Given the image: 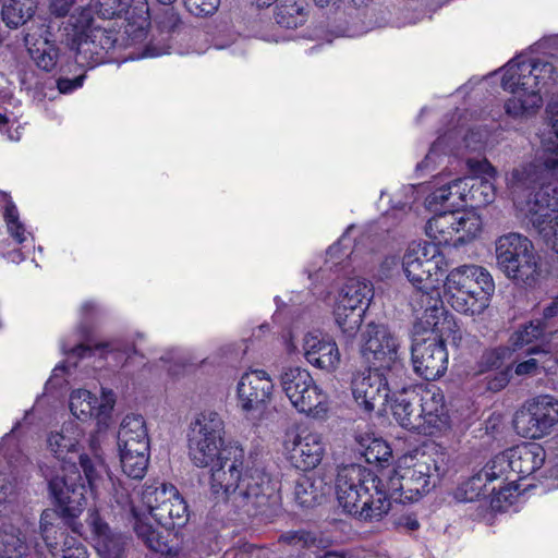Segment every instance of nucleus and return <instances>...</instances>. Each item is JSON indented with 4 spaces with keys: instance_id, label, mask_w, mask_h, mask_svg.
Wrapping results in <instances>:
<instances>
[{
    "instance_id": "864d4df0",
    "label": "nucleus",
    "mask_w": 558,
    "mask_h": 558,
    "mask_svg": "<svg viewBox=\"0 0 558 558\" xmlns=\"http://www.w3.org/2000/svg\"><path fill=\"white\" fill-rule=\"evenodd\" d=\"M487 388L492 391H499L504 389L510 380V369L506 367L497 373L486 377Z\"/></svg>"
},
{
    "instance_id": "ddd939ff",
    "label": "nucleus",
    "mask_w": 558,
    "mask_h": 558,
    "mask_svg": "<svg viewBox=\"0 0 558 558\" xmlns=\"http://www.w3.org/2000/svg\"><path fill=\"white\" fill-rule=\"evenodd\" d=\"M16 478L0 472V558H26L33 524L14 504Z\"/></svg>"
},
{
    "instance_id": "e433bc0d",
    "label": "nucleus",
    "mask_w": 558,
    "mask_h": 558,
    "mask_svg": "<svg viewBox=\"0 0 558 558\" xmlns=\"http://www.w3.org/2000/svg\"><path fill=\"white\" fill-rule=\"evenodd\" d=\"M526 352L535 356L515 365L514 373L518 376L536 375L541 373V371L549 373L556 368L558 357H554L551 352L542 345H532Z\"/></svg>"
},
{
    "instance_id": "680f3d73",
    "label": "nucleus",
    "mask_w": 558,
    "mask_h": 558,
    "mask_svg": "<svg viewBox=\"0 0 558 558\" xmlns=\"http://www.w3.org/2000/svg\"><path fill=\"white\" fill-rule=\"evenodd\" d=\"M558 316V295L543 310V322Z\"/></svg>"
},
{
    "instance_id": "3c124183",
    "label": "nucleus",
    "mask_w": 558,
    "mask_h": 558,
    "mask_svg": "<svg viewBox=\"0 0 558 558\" xmlns=\"http://www.w3.org/2000/svg\"><path fill=\"white\" fill-rule=\"evenodd\" d=\"M186 10L195 16H209L216 13L220 0H184Z\"/></svg>"
},
{
    "instance_id": "774afa93",
    "label": "nucleus",
    "mask_w": 558,
    "mask_h": 558,
    "mask_svg": "<svg viewBox=\"0 0 558 558\" xmlns=\"http://www.w3.org/2000/svg\"><path fill=\"white\" fill-rule=\"evenodd\" d=\"M10 262L19 264L24 259V254L20 250H14L12 252H8L5 255Z\"/></svg>"
},
{
    "instance_id": "c03bdc74",
    "label": "nucleus",
    "mask_w": 558,
    "mask_h": 558,
    "mask_svg": "<svg viewBox=\"0 0 558 558\" xmlns=\"http://www.w3.org/2000/svg\"><path fill=\"white\" fill-rule=\"evenodd\" d=\"M120 463L123 473L134 480L145 476L149 462V448L144 450L122 449L119 450Z\"/></svg>"
},
{
    "instance_id": "0e129e2a",
    "label": "nucleus",
    "mask_w": 558,
    "mask_h": 558,
    "mask_svg": "<svg viewBox=\"0 0 558 558\" xmlns=\"http://www.w3.org/2000/svg\"><path fill=\"white\" fill-rule=\"evenodd\" d=\"M399 265V260L396 256H389L387 257L383 264L381 267L384 269V275L389 276L390 271L396 269Z\"/></svg>"
},
{
    "instance_id": "a19ab883",
    "label": "nucleus",
    "mask_w": 558,
    "mask_h": 558,
    "mask_svg": "<svg viewBox=\"0 0 558 558\" xmlns=\"http://www.w3.org/2000/svg\"><path fill=\"white\" fill-rule=\"evenodd\" d=\"M517 480H509L492 485L486 506L493 511H507L521 493Z\"/></svg>"
},
{
    "instance_id": "49530a36",
    "label": "nucleus",
    "mask_w": 558,
    "mask_h": 558,
    "mask_svg": "<svg viewBox=\"0 0 558 558\" xmlns=\"http://www.w3.org/2000/svg\"><path fill=\"white\" fill-rule=\"evenodd\" d=\"M545 327V322L542 319L530 320L521 325L509 339L512 352L541 340L544 337Z\"/></svg>"
},
{
    "instance_id": "393cba45",
    "label": "nucleus",
    "mask_w": 558,
    "mask_h": 558,
    "mask_svg": "<svg viewBox=\"0 0 558 558\" xmlns=\"http://www.w3.org/2000/svg\"><path fill=\"white\" fill-rule=\"evenodd\" d=\"M116 393L108 388H101L100 398L87 389H73L69 396L71 414L81 422L94 418L98 432L107 429L112 423L116 405Z\"/></svg>"
},
{
    "instance_id": "c756f323",
    "label": "nucleus",
    "mask_w": 558,
    "mask_h": 558,
    "mask_svg": "<svg viewBox=\"0 0 558 558\" xmlns=\"http://www.w3.org/2000/svg\"><path fill=\"white\" fill-rule=\"evenodd\" d=\"M57 520V512L51 509L44 510L40 515V533L50 554L54 558H88L86 547L74 537H66L62 547L58 548L54 542L58 533Z\"/></svg>"
},
{
    "instance_id": "f03ea898",
    "label": "nucleus",
    "mask_w": 558,
    "mask_h": 558,
    "mask_svg": "<svg viewBox=\"0 0 558 558\" xmlns=\"http://www.w3.org/2000/svg\"><path fill=\"white\" fill-rule=\"evenodd\" d=\"M149 25L147 0H90L63 24L62 40L80 64L100 62L102 53L116 46L137 48L138 52L129 57L132 60L169 53L167 45L146 44Z\"/></svg>"
},
{
    "instance_id": "0eeeda50",
    "label": "nucleus",
    "mask_w": 558,
    "mask_h": 558,
    "mask_svg": "<svg viewBox=\"0 0 558 558\" xmlns=\"http://www.w3.org/2000/svg\"><path fill=\"white\" fill-rule=\"evenodd\" d=\"M543 157L544 148L541 143L538 158L534 162L514 169L508 179V185L520 216L527 219L558 253V190L545 186L554 181H543L533 173L530 179H526L525 173L515 177V173L523 172L530 167H537L539 172L543 168L541 166Z\"/></svg>"
},
{
    "instance_id": "473e14b6",
    "label": "nucleus",
    "mask_w": 558,
    "mask_h": 558,
    "mask_svg": "<svg viewBox=\"0 0 558 558\" xmlns=\"http://www.w3.org/2000/svg\"><path fill=\"white\" fill-rule=\"evenodd\" d=\"M417 402V393L412 388L403 387L401 390H392L389 393L388 403L390 411L404 429L416 432V413L418 409L415 407Z\"/></svg>"
},
{
    "instance_id": "20e7f679",
    "label": "nucleus",
    "mask_w": 558,
    "mask_h": 558,
    "mask_svg": "<svg viewBox=\"0 0 558 558\" xmlns=\"http://www.w3.org/2000/svg\"><path fill=\"white\" fill-rule=\"evenodd\" d=\"M421 301H427L428 307L416 313L414 337L411 347V362L415 374L426 380L441 377L448 368L447 339L461 338L454 317L444 307L439 298L418 294Z\"/></svg>"
},
{
    "instance_id": "4468645a",
    "label": "nucleus",
    "mask_w": 558,
    "mask_h": 558,
    "mask_svg": "<svg viewBox=\"0 0 558 558\" xmlns=\"http://www.w3.org/2000/svg\"><path fill=\"white\" fill-rule=\"evenodd\" d=\"M279 383L298 413L315 420L327 418L331 409L330 396L316 383L310 371L300 366L283 368Z\"/></svg>"
},
{
    "instance_id": "a211bd4d",
    "label": "nucleus",
    "mask_w": 558,
    "mask_h": 558,
    "mask_svg": "<svg viewBox=\"0 0 558 558\" xmlns=\"http://www.w3.org/2000/svg\"><path fill=\"white\" fill-rule=\"evenodd\" d=\"M510 471L517 481L534 475L544 466L541 477L553 481L558 489V435L547 442V449L537 442H523L507 449Z\"/></svg>"
},
{
    "instance_id": "7c9ffc66",
    "label": "nucleus",
    "mask_w": 558,
    "mask_h": 558,
    "mask_svg": "<svg viewBox=\"0 0 558 558\" xmlns=\"http://www.w3.org/2000/svg\"><path fill=\"white\" fill-rule=\"evenodd\" d=\"M25 44L31 58L39 69L50 72L57 68L60 62V52L51 40V34L47 27H41L38 34L28 33L25 36Z\"/></svg>"
},
{
    "instance_id": "aec40b11",
    "label": "nucleus",
    "mask_w": 558,
    "mask_h": 558,
    "mask_svg": "<svg viewBox=\"0 0 558 558\" xmlns=\"http://www.w3.org/2000/svg\"><path fill=\"white\" fill-rule=\"evenodd\" d=\"M557 425L558 399L547 393L525 400L513 416V427L524 438H544Z\"/></svg>"
},
{
    "instance_id": "423d86ee",
    "label": "nucleus",
    "mask_w": 558,
    "mask_h": 558,
    "mask_svg": "<svg viewBox=\"0 0 558 558\" xmlns=\"http://www.w3.org/2000/svg\"><path fill=\"white\" fill-rule=\"evenodd\" d=\"M501 72V87L512 94L504 108L512 119L533 117L543 106V92L558 80V72L550 61L529 53L512 58Z\"/></svg>"
},
{
    "instance_id": "39448f33",
    "label": "nucleus",
    "mask_w": 558,
    "mask_h": 558,
    "mask_svg": "<svg viewBox=\"0 0 558 558\" xmlns=\"http://www.w3.org/2000/svg\"><path fill=\"white\" fill-rule=\"evenodd\" d=\"M116 498L122 510L131 512L137 536L156 553L167 551L168 544L149 519L153 518L159 525L170 530L184 525L189 518L187 505L173 485H147L137 494L135 502H130L128 495L120 499L117 493Z\"/></svg>"
},
{
    "instance_id": "603ef678",
    "label": "nucleus",
    "mask_w": 558,
    "mask_h": 558,
    "mask_svg": "<svg viewBox=\"0 0 558 558\" xmlns=\"http://www.w3.org/2000/svg\"><path fill=\"white\" fill-rule=\"evenodd\" d=\"M157 23L162 31L170 33L179 26L180 17L173 8H167L162 15L157 16Z\"/></svg>"
},
{
    "instance_id": "ea45409f",
    "label": "nucleus",
    "mask_w": 558,
    "mask_h": 558,
    "mask_svg": "<svg viewBox=\"0 0 558 558\" xmlns=\"http://www.w3.org/2000/svg\"><path fill=\"white\" fill-rule=\"evenodd\" d=\"M359 450L368 463L387 462L392 456V450L387 441L376 437L374 433H359L355 436Z\"/></svg>"
},
{
    "instance_id": "c85d7f7f",
    "label": "nucleus",
    "mask_w": 558,
    "mask_h": 558,
    "mask_svg": "<svg viewBox=\"0 0 558 558\" xmlns=\"http://www.w3.org/2000/svg\"><path fill=\"white\" fill-rule=\"evenodd\" d=\"M466 166L473 173V177H468L471 181L466 191V199L472 201L476 206H486L493 203L496 196L494 180L497 170L485 158H470Z\"/></svg>"
},
{
    "instance_id": "8fccbe9b",
    "label": "nucleus",
    "mask_w": 558,
    "mask_h": 558,
    "mask_svg": "<svg viewBox=\"0 0 558 558\" xmlns=\"http://www.w3.org/2000/svg\"><path fill=\"white\" fill-rule=\"evenodd\" d=\"M512 350L509 347H499L486 351L482 356V364L486 371L499 369L506 361L511 360Z\"/></svg>"
},
{
    "instance_id": "6e6d98bb",
    "label": "nucleus",
    "mask_w": 558,
    "mask_h": 558,
    "mask_svg": "<svg viewBox=\"0 0 558 558\" xmlns=\"http://www.w3.org/2000/svg\"><path fill=\"white\" fill-rule=\"evenodd\" d=\"M369 31V27L363 23L353 22L352 25L345 27H338L336 37H357Z\"/></svg>"
},
{
    "instance_id": "4c0bfd02",
    "label": "nucleus",
    "mask_w": 558,
    "mask_h": 558,
    "mask_svg": "<svg viewBox=\"0 0 558 558\" xmlns=\"http://www.w3.org/2000/svg\"><path fill=\"white\" fill-rule=\"evenodd\" d=\"M357 231L355 226H350L339 239L332 244L326 253V266L331 270L341 265L347 258L360 254V243L356 242L354 233Z\"/></svg>"
},
{
    "instance_id": "338daca9",
    "label": "nucleus",
    "mask_w": 558,
    "mask_h": 558,
    "mask_svg": "<svg viewBox=\"0 0 558 558\" xmlns=\"http://www.w3.org/2000/svg\"><path fill=\"white\" fill-rule=\"evenodd\" d=\"M14 430H15V427L12 429V432L10 434H7L1 439V442H0V453L3 452L5 456L8 454L9 446L14 440V435H13Z\"/></svg>"
},
{
    "instance_id": "5701e85b",
    "label": "nucleus",
    "mask_w": 558,
    "mask_h": 558,
    "mask_svg": "<svg viewBox=\"0 0 558 558\" xmlns=\"http://www.w3.org/2000/svg\"><path fill=\"white\" fill-rule=\"evenodd\" d=\"M274 389V380L265 369L248 368L240 376L235 386L238 409L246 418L255 417L270 403Z\"/></svg>"
},
{
    "instance_id": "9b49d317",
    "label": "nucleus",
    "mask_w": 558,
    "mask_h": 558,
    "mask_svg": "<svg viewBox=\"0 0 558 558\" xmlns=\"http://www.w3.org/2000/svg\"><path fill=\"white\" fill-rule=\"evenodd\" d=\"M437 242H418L411 244L402 259L403 271L408 280L416 288L411 299L414 313H422L428 307L427 301H421L418 294L425 293L430 298H439L437 289L445 271L447 259L440 252Z\"/></svg>"
},
{
    "instance_id": "1a4fd4ad",
    "label": "nucleus",
    "mask_w": 558,
    "mask_h": 558,
    "mask_svg": "<svg viewBox=\"0 0 558 558\" xmlns=\"http://www.w3.org/2000/svg\"><path fill=\"white\" fill-rule=\"evenodd\" d=\"M449 468L450 458L446 452L415 451L402 456L385 477L389 501L418 500L436 487Z\"/></svg>"
},
{
    "instance_id": "bf43d9fd",
    "label": "nucleus",
    "mask_w": 558,
    "mask_h": 558,
    "mask_svg": "<svg viewBox=\"0 0 558 558\" xmlns=\"http://www.w3.org/2000/svg\"><path fill=\"white\" fill-rule=\"evenodd\" d=\"M99 311L100 305L94 300L84 301L80 307V313L84 319H87Z\"/></svg>"
},
{
    "instance_id": "13d9d810",
    "label": "nucleus",
    "mask_w": 558,
    "mask_h": 558,
    "mask_svg": "<svg viewBox=\"0 0 558 558\" xmlns=\"http://www.w3.org/2000/svg\"><path fill=\"white\" fill-rule=\"evenodd\" d=\"M396 525L407 532L418 530L420 522L414 514H403L396 520Z\"/></svg>"
},
{
    "instance_id": "4be33fe9",
    "label": "nucleus",
    "mask_w": 558,
    "mask_h": 558,
    "mask_svg": "<svg viewBox=\"0 0 558 558\" xmlns=\"http://www.w3.org/2000/svg\"><path fill=\"white\" fill-rule=\"evenodd\" d=\"M283 451L291 464L302 471L320 464L327 444L322 433L307 426L288 430L283 439Z\"/></svg>"
},
{
    "instance_id": "052dcab7",
    "label": "nucleus",
    "mask_w": 558,
    "mask_h": 558,
    "mask_svg": "<svg viewBox=\"0 0 558 558\" xmlns=\"http://www.w3.org/2000/svg\"><path fill=\"white\" fill-rule=\"evenodd\" d=\"M110 482H112V486H113V495H112L113 500L116 501V504L119 507H121V506L118 504L117 498H116L117 492H118V497L120 499H123V497H125L128 495L129 501L135 502L134 498L131 497V495H130L129 488L122 482L119 481L118 483H116V482H113V478H110Z\"/></svg>"
},
{
    "instance_id": "f8f14e48",
    "label": "nucleus",
    "mask_w": 558,
    "mask_h": 558,
    "mask_svg": "<svg viewBox=\"0 0 558 558\" xmlns=\"http://www.w3.org/2000/svg\"><path fill=\"white\" fill-rule=\"evenodd\" d=\"M498 268L518 286L534 288L542 278V268L533 243L525 235L509 232L495 242Z\"/></svg>"
},
{
    "instance_id": "6e6552de",
    "label": "nucleus",
    "mask_w": 558,
    "mask_h": 558,
    "mask_svg": "<svg viewBox=\"0 0 558 558\" xmlns=\"http://www.w3.org/2000/svg\"><path fill=\"white\" fill-rule=\"evenodd\" d=\"M335 490L343 511L360 520L378 521L391 508L386 480L362 464L338 468Z\"/></svg>"
},
{
    "instance_id": "2f4dec72",
    "label": "nucleus",
    "mask_w": 558,
    "mask_h": 558,
    "mask_svg": "<svg viewBox=\"0 0 558 558\" xmlns=\"http://www.w3.org/2000/svg\"><path fill=\"white\" fill-rule=\"evenodd\" d=\"M87 524L94 548L102 558H119L123 550L121 535L112 533L96 510H89Z\"/></svg>"
},
{
    "instance_id": "4d7b16f0",
    "label": "nucleus",
    "mask_w": 558,
    "mask_h": 558,
    "mask_svg": "<svg viewBox=\"0 0 558 558\" xmlns=\"http://www.w3.org/2000/svg\"><path fill=\"white\" fill-rule=\"evenodd\" d=\"M75 1L76 0H50L49 11L57 17H63L70 12Z\"/></svg>"
},
{
    "instance_id": "6ab92c4d",
    "label": "nucleus",
    "mask_w": 558,
    "mask_h": 558,
    "mask_svg": "<svg viewBox=\"0 0 558 558\" xmlns=\"http://www.w3.org/2000/svg\"><path fill=\"white\" fill-rule=\"evenodd\" d=\"M482 219L475 210H449L435 215L426 223V235L441 245L460 246L477 239Z\"/></svg>"
},
{
    "instance_id": "412c9836",
    "label": "nucleus",
    "mask_w": 558,
    "mask_h": 558,
    "mask_svg": "<svg viewBox=\"0 0 558 558\" xmlns=\"http://www.w3.org/2000/svg\"><path fill=\"white\" fill-rule=\"evenodd\" d=\"M288 354H302L313 367L333 372L341 361V354L336 341L319 329L307 330L301 341V348L295 343L291 333L284 338Z\"/></svg>"
},
{
    "instance_id": "f704fd0d",
    "label": "nucleus",
    "mask_w": 558,
    "mask_h": 558,
    "mask_svg": "<svg viewBox=\"0 0 558 558\" xmlns=\"http://www.w3.org/2000/svg\"><path fill=\"white\" fill-rule=\"evenodd\" d=\"M423 185H404L398 192H396L391 198V207L381 217L380 225L389 230L390 220L391 225H396L401 221L403 217L410 211L413 205L422 197Z\"/></svg>"
},
{
    "instance_id": "37998d69",
    "label": "nucleus",
    "mask_w": 558,
    "mask_h": 558,
    "mask_svg": "<svg viewBox=\"0 0 558 558\" xmlns=\"http://www.w3.org/2000/svg\"><path fill=\"white\" fill-rule=\"evenodd\" d=\"M492 483L486 481L485 475L481 471L462 482L454 494L459 501L472 502L483 499L484 502L488 500L492 488Z\"/></svg>"
},
{
    "instance_id": "a18cd8bd",
    "label": "nucleus",
    "mask_w": 558,
    "mask_h": 558,
    "mask_svg": "<svg viewBox=\"0 0 558 558\" xmlns=\"http://www.w3.org/2000/svg\"><path fill=\"white\" fill-rule=\"evenodd\" d=\"M0 201L3 207V218L7 225V230L10 236L19 244L27 242L28 239L33 240L32 233L26 229L19 217L16 206L11 202L10 197L0 193Z\"/></svg>"
},
{
    "instance_id": "79ce46f5",
    "label": "nucleus",
    "mask_w": 558,
    "mask_h": 558,
    "mask_svg": "<svg viewBox=\"0 0 558 558\" xmlns=\"http://www.w3.org/2000/svg\"><path fill=\"white\" fill-rule=\"evenodd\" d=\"M38 0H7L2 7V20L10 28L26 23L36 12Z\"/></svg>"
},
{
    "instance_id": "58836bf2",
    "label": "nucleus",
    "mask_w": 558,
    "mask_h": 558,
    "mask_svg": "<svg viewBox=\"0 0 558 558\" xmlns=\"http://www.w3.org/2000/svg\"><path fill=\"white\" fill-rule=\"evenodd\" d=\"M470 179L466 177L453 178L441 183L425 199L429 210H437L438 206L448 205L450 207L451 190H456L458 199H466V191Z\"/></svg>"
},
{
    "instance_id": "f257e3e1",
    "label": "nucleus",
    "mask_w": 558,
    "mask_h": 558,
    "mask_svg": "<svg viewBox=\"0 0 558 558\" xmlns=\"http://www.w3.org/2000/svg\"><path fill=\"white\" fill-rule=\"evenodd\" d=\"M225 421L216 411L195 415L189 432V456L197 468H209V492L216 504L248 515L277 501V483L245 461L238 440L225 441Z\"/></svg>"
},
{
    "instance_id": "09e8293b",
    "label": "nucleus",
    "mask_w": 558,
    "mask_h": 558,
    "mask_svg": "<svg viewBox=\"0 0 558 558\" xmlns=\"http://www.w3.org/2000/svg\"><path fill=\"white\" fill-rule=\"evenodd\" d=\"M507 450L494 456L480 470L485 475L486 481L496 484L504 481L514 480L510 471V461L507 459Z\"/></svg>"
},
{
    "instance_id": "9d476101",
    "label": "nucleus",
    "mask_w": 558,
    "mask_h": 558,
    "mask_svg": "<svg viewBox=\"0 0 558 558\" xmlns=\"http://www.w3.org/2000/svg\"><path fill=\"white\" fill-rule=\"evenodd\" d=\"M495 292L490 272L483 266L464 264L452 268L444 281V298L458 313L478 316L489 306Z\"/></svg>"
},
{
    "instance_id": "f3484780",
    "label": "nucleus",
    "mask_w": 558,
    "mask_h": 558,
    "mask_svg": "<svg viewBox=\"0 0 558 558\" xmlns=\"http://www.w3.org/2000/svg\"><path fill=\"white\" fill-rule=\"evenodd\" d=\"M88 336L89 328L86 325H80L73 333L61 340V351L68 357L52 369V375L47 381L48 385L52 387L61 385L59 379L68 372L71 360L99 357L104 359L109 366L117 367L130 357L131 349L122 350L120 341L114 340L90 347L86 344Z\"/></svg>"
},
{
    "instance_id": "e2e57ef3",
    "label": "nucleus",
    "mask_w": 558,
    "mask_h": 558,
    "mask_svg": "<svg viewBox=\"0 0 558 558\" xmlns=\"http://www.w3.org/2000/svg\"><path fill=\"white\" fill-rule=\"evenodd\" d=\"M314 539L311 533L303 531L294 533L290 538L293 544H302L303 546H308Z\"/></svg>"
},
{
    "instance_id": "69168bd1",
    "label": "nucleus",
    "mask_w": 558,
    "mask_h": 558,
    "mask_svg": "<svg viewBox=\"0 0 558 558\" xmlns=\"http://www.w3.org/2000/svg\"><path fill=\"white\" fill-rule=\"evenodd\" d=\"M252 31L254 32V35L265 41H279V38L275 34H269L263 31L256 29V25H252Z\"/></svg>"
},
{
    "instance_id": "b1692460",
    "label": "nucleus",
    "mask_w": 558,
    "mask_h": 558,
    "mask_svg": "<svg viewBox=\"0 0 558 558\" xmlns=\"http://www.w3.org/2000/svg\"><path fill=\"white\" fill-rule=\"evenodd\" d=\"M399 340L387 326L369 323L361 335L363 359L376 369H391L399 362Z\"/></svg>"
},
{
    "instance_id": "cd10ccee",
    "label": "nucleus",
    "mask_w": 558,
    "mask_h": 558,
    "mask_svg": "<svg viewBox=\"0 0 558 558\" xmlns=\"http://www.w3.org/2000/svg\"><path fill=\"white\" fill-rule=\"evenodd\" d=\"M548 133L539 135L544 148V157L541 166L543 167L538 173L537 167H530L522 173L530 179L533 174L543 181H558V95L554 97L546 108ZM521 172L515 173L518 177Z\"/></svg>"
},
{
    "instance_id": "de8ad7c7",
    "label": "nucleus",
    "mask_w": 558,
    "mask_h": 558,
    "mask_svg": "<svg viewBox=\"0 0 558 558\" xmlns=\"http://www.w3.org/2000/svg\"><path fill=\"white\" fill-rule=\"evenodd\" d=\"M276 22L284 28H295L302 25L306 19L305 3L303 0L289 1L277 7Z\"/></svg>"
},
{
    "instance_id": "a878e982",
    "label": "nucleus",
    "mask_w": 558,
    "mask_h": 558,
    "mask_svg": "<svg viewBox=\"0 0 558 558\" xmlns=\"http://www.w3.org/2000/svg\"><path fill=\"white\" fill-rule=\"evenodd\" d=\"M381 369L369 368L354 375L351 391L357 407L366 413L386 411L391 388Z\"/></svg>"
},
{
    "instance_id": "bb28decb",
    "label": "nucleus",
    "mask_w": 558,
    "mask_h": 558,
    "mask_svg": "<svg viewBox=\"0 0 558 558\" xmlns=\"http://www.w3.org/2000/svg\"><path fill=\"white\" fill-rule=\"evenodd\" d=\"M416 413V433L439 436L450 429V420L445 405V397L436 386L426 387L420 397Z\"/></svg>"
},
{
    "instance_id": "5fc2aeb1",
    "label": "nucleus",
    "mask_w": 558,
    "mask_h": 558,
    "mask_svg": "<svg viewBox=\"0 0 558 558\" xmlns=\"http://www.w3.org/2000/svg\"><path fill=\"white\" fill-rule=\"evenodd\" d=\"M85 75H78L74 78L61 77L57 81L58 89L61 94H69L83 86Z\"/></svg>"
},
{
    "instance_id": "7ed1b4c3",
    "label": "nucleus",
    "mask_w": 558,
    "mask_h": 558,
    "mask_svg": "<svg viewBox=\"0 0 558 558\" xmlns=\"http://www.w3.org/2000/svg\"><path fill=\"white\" fill-rule=\"evenodd\" d=\"M46 447L61 464V475L40 466L49 493L73 532L82 534V524L72 521L83 513L90 498L97 497L98 483L107 473L98 441L94 436L86 439L82 424L69 420L48 433Z\"/></svg>"
},
{
    "instance_id": "c9c22d12",
    "label": "nucleus",
    "mask_w": 558,
    "mask_h": 558,
    "mask_svg": "<svg viewBox=\"0 0 558 558\" xmlns=\"http://www.w3.org/2000/svg\"><path fill=\"white\" fill-rule=\"evenodd\" d=\"M328 487L319 476L302 475L294 487L295 501L302 507H313L326 496Z\"/></svg>"
},
{
    "instance_id": "dca6fc26",
    "label": "nucleus",
    "mask_w": 558,
    "mask_h": 558,
    "mask_svg": "<svg viewBox=\"0 0 558 558\" xmlns=\"http://www.w3.org/2000/svg\"><path fill=\"white\" fill-rule=\"evenodd\" d=\"M498 143V135L483 123H474L468 129L463 124L447 130L432 144L424 160L417 163L416 171H433L446 153L459 154L462 149L482 151Z\"/></svg>"
},
{
    "instance_id": "2eb2a0df",
    "label": "nucleus",
    "mask_w": 558,
    "mask_h": 558,
    "mask_svg": "<svg viewBox=\"0 0 558 558\" xmlns=\"http://www.w3.org/2000/svg\"><path fill=\"white\" fill-rule=\"evenodd\" d=\"M373 299L374 286L365 278H349L338 290L332 316L343 337L353 339L356 336Z\"/></svg>"
},
{
    "instance_id": "72a5a7b5",
    "label": "nucleus",
    "mask_w": 558,
    "mask_h": 558,
    "mask_svg": "<svg viewBox=\"0 0 558 558\" xmlns=\"http://www.w3.org/2000/svg\"><path fill=\"white\" fill-rule=\"evenodd\" d=\"M119 450L149 448L148 429L144 417L140 414H128L120 424L118 433Z\"/></svg>"
}]
</instances>
